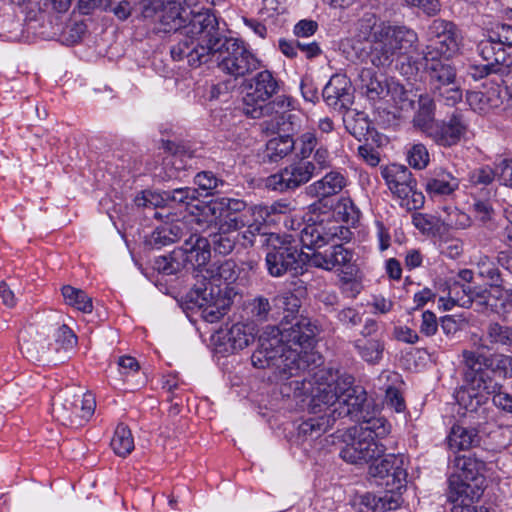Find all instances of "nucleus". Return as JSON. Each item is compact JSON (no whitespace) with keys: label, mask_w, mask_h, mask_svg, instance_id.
Wrapping results in <instances>:
<instances>
[{"label":"nucleus","mask_w":512,"mask_h":512,"mask_svg":"<svg viewBox=\"0 0 512 512\" xmlns=\"http://www.w3.org/2000/svg\"><path fill=\"white\" fill-rule=\"evenodd\" d=\"M429 93L438 101L454 106L462 100L463 92L457 71L449 60H425Z\"/></svg>","instance_id":"obj_12"},{"label":"nucleus","mask_w":512,"mask_h":512,"mask_svg":"<svg viewBox=\"0 0 512 512\" xmlns=\"http://www.w3.org/2000/svg\"><path fill=\"white\" fill-rule=\"evenodd\" d=\"M454 467L455 471L449 477V500L455 502L460 497L478 500L485 489V463L463 455L455 458Z\"/></svg>","instance_id":"obj_10"},{"label":"nucleus","mask_w":512,"mask_h":512,"mask_svg":"<svg viewBox=\"0 0 512 512\" xmlns=\"http://www.w3.org/2000/svg\"><path fill=\"white\" fill-rule=\"evenodd\" d=\"M438 323L433 312L427 310L422 314L420 332L426 336H432L437 332Z\"/></svg>","instance_id":"obj_62"},{"label":"nucleus","mask_w":512,"mask_h":512,"mask_svg":"<svg viewBox=\"0 0 512 512\" xmlns=\"http://www.w3.org/2000/svg\"><path fill=\"white\" fill-rule=\"evenodd\" d=\"M255 326L249 323L238 322L223 335L222 341L227 352H237L246 348L255 339Z\"/></svg>","instance_id":"obj_29"},{"label":"nucleus","mask_w":512,"mask_h":512,"mask_svg":"<svg viewBox=\"0 0 512 512\" xmlns=\"http://www.w3.org/2000/svg\"><path fill=\"white\" fill-rule=\"evenodd\" d=\"M468 74L475 80L488 77L492 83L503 86L512 98V59L501 64L470 65Z\"/></svg>","instance_id":"obj_23"},{"label":"nucleus","mask_w":512,"mask_h":512,"mask_svg":"<svg viewBox=\"0 0 512 512\" xmlns=\"http://www.w3.org/2000/svg\"><path fill=\"white\" fill-rule=\"evenodd\" d=\"M354 345L361 358L368 363H378L382 358L384 346L378 340L358 339Z\"/></svg>","instance_id":"obj_44"},{"label":"nucleus","mask_w":512,"mask_h":512,"mask_svg":"<svg viewBox=\"0 0 512 512\" xmlns=\"http://www.w3.org/2000/svg\"><path fill=\"white\" fill-rule=\"evenodd\" d=\"M427 45L422 51L424 60H449L462 46V35L456 24L442 18L432 20L426 28Z\"/></svg>","instance_id":"obj_11"},{"label":"nucleus","mask_w":512,"mask_h":512,"mask_svg":"<svg viewBox=\"0 0 512 512\" xmlns=\"http://www.w3.org/2000/svg\"><path fill=\"white\" fill-rule=\"evenodd\" d=\"M308 406L310 416L298 426V438L313 441L326 433L337 418L358 412L366 401V392L353 385V376L338 370L316 374Z\"/></svg>","instance_id":"obj_1"},{"label":"nucleus","mask_w":512,"mask_h":512,"mask_svg":"<svg viewBox=\"0 0 512 512\" xmlns=\"http://www.w3.org/2000/svg\"><path fill=\"white\" fill-rule=\"evenodd\" d=\"M80 401V394L75 393L74 389H67L60 392L53 398L52 416L63 425L82 426L94 414L96 401L91 393L82 396V406L79 411H74Z\"/></svg>","instance_id":"obj_14"},{"label":"nucleus","mask_w":512,"mask_h":512,"mask_svg":"<svg viewBox=\"0 0 512 512\" xmlns=\"http://www.w3.org/2000/svg\"><path fill=\"white\" fill-rule=\"evenodd\" d=\"M463 378L465 384L474 388L486 389L489 382H493L484 370L487 367V358L471 350L462 351Z\"/></svg>","instance_id":"obj_22"},{"label":"nucleus","mask_w":512,"mask_h":512,"mask_svg":"<svg viewBox=\"0 0 512 512\" xmlns=\"http://www.w3.org/2000/svg\"><path fill=\"white\" fill-rule=\"evenodd\" d=\"M135 204L138 207L143 208H157L168 206V200L166 196V191L164 192H156V191H143L141 194L137 195L135 198Z\"/></svg>","instance_id":"obj_53"},{"label":"nucleus","mask_w":512,"mask_h":512,"mask_svg":"<svg viewBox=\"0 0 512 512\" xmlns=\"http://www.w3.org/2000/svg\"><path fill=\"white\" fill-rule=\"evenodd\" d=\"M469 106L477 112L486 113L489 109L498 106V100L481 91H469L466 95Z\"/></svg>","instance_id":"obj_52"},{"label":"nucleus","mask_w":512,"mask_h":512,"mask_svg":"<svg viewBox=\"0 0 512 512\" xmlns=\"http://www.w3.org/2000/svg\"><path fill=\"white\" fill-rule=\"evenodd\" d=\"M347 131L359 141L370 129V122L364 113H354L344 119Z\"/></svg>","instance_id":"obj_50"},{"label":"nucleus","mask_w":512,"mask_h":512,"mask_svg":"<svg viewBox=\"0 0 512 512\" xmlns=\"http://www.w3.org/2000/svg\"><path fill=\"white\" fill-rule=\"evenodd\" d=\"M418 44V34L413 29L380 21L368 13L357 23L353 50L362 62L386 69L396 59L417 51Z\"/></svg>","instance_id":"obj_3"},{"label":"nucleus","mask_w":512,"mask_h":512,"mask_svg":"<svg viewBox=\"0 0 512 512\" xmlns=\"http://www.w3.org/2000/svg\"><path fill=\"white\" fill-rule=\"evenodd\" d=\"M233 231H223L218 228V232L212 235L214 250L222 255L231 253L236 244V236Z\"/></svg>","instance_id":"obj_54"},{"label":"nucleus","mask_w":512,"mask_h":512,"mask_svg":"<svg viewBox=\"0 0 512 512\" xmlns=\"http://www.w3.org/2000/svg\"><path fill=\"white\" fill-rule=\"evenodd\" d=\"M198 214H191L189 221L195 223L200 230L217 226L223 231L237 232L244 228L252 216L264 212V207L248 206L243 200L218 197L202 207H197Z\"/></svg>","instance_id":"obj_9"},{"label":"nucleus","mask_w":512,"mask_h":512,"mask_svg":"<svg viewBox=\"0 0 512 512\" xmlns=\"http://www.w3.org/2000/svg\"><path fill=\"white\" fill-rule=\"evenodd\" d=\"M55 342L62 349L70 350L76 345L77 337L67 325H62L55 334Z\"/></svg>","instance_id":"obj_58"},{"label":"nucleus","mask_w":512,"mask_h":512,"mask_svg":"<svg viewBox=\"0 0 512 512\" xmlns=\"http://www.w3.org/2000/svg\"><path fill=\"white\" fill-rule=\"evenodd\" d=\"M474 345L481 349L491 350L498 347L512 346V325H502L496 321H490L485 327L484 334L478 338Z\"/></svg>","instance_id":"obj_27"},{"label":"nucleus","mask_w":512,"mask_h":512,"mask_svg":"<svg viewBox=\"0 0 512 512\" xmlns=\"http://www.w3.org/2000/svg\"><path fill=\"white\" fill-rule=\"evenodd\" d=\"M460 181L452 173L439 168L434 170L433 174L426 179L425 191L429 197L441 198L452 195L458 190Z\"/></svg>","instance_id":"obj_26"},{"label":"nucleus","mask_w":512,"mask_h":512,"mask_svg":"<svg viewBox=\"0 0 512 512\" xmlns=\"http://www.w3.org/2000/svg\"><path fill=\"white\" fill-rule=\"evenodd\" d=\"M439 247L441 254L450 259L458 258L463 252V244L458 239L445 240Z\"/></svg>","instance_id":"obj_61"},{"label":"nucleus","mask_w":512,"mask_h":512,"mask_svg":"<svg viewBox=\"0 0 512 512\" xmlns=\"http://www.w3.org/2000/svg\"><path fill=\"white\" fill-rule=\"evenodd\" d=\"M487 367L503 379L512 378V356L496 353L487 358Z\"/></svg>","instance_id":"obj_47"},{"label":"nucleus","mask_w":512,"mask_h":512,"mask_svg":"<svg viewBox=\"0 0 512 512\" xmlns=\"http://www.w3.org/2000/svg\"><path fill=\"white\" fill-rule=\"evenodd\" d=\"M407 161L414 169H425L430 162V155L427 147L422 143H415L411 145L407 149Z\"/></svg>","instance_id":"obj_51"},{"label":"nucleus","mask_w":512,"mask_h":512,"mask_svg":"<svg viewBox=\"0 0 512 512\" xmlns=\"http://www.w3.org/2000/svg\"><path fill=\"white\" fill-rule=\"evenodd\" d=\"M20 349L30 360L39 361L48 351L47 340L44 335L36 332L22 336Z\"/></svg>","instance_id":"obj_38"},{"label":"nucleus","mask_w":512,"mask_h":512,"mask_svg":"<svg viewBox=\"0 0 512 512\" xmlns=\"http://www.w3.org/2000/svg\"><path fill=\"white\" fill-rule=\"evenodd\" d=\"M322 96L324 101L334 109H348L353 102L350 81L344 75H333L323 88Z\"/></svg>","instance_id":"obj_25"},{"label":"nucleus","mask_w":512,"mask_h":512,"mask_svg":"<svg viewBox=\"0 0 512 512\" xmlns=\"http://www.w3.org/2000/svg\"><path fill=\"white\" fill-rule=\"evenodd\" d=\"M275 301L280 304L287 313L282 322L291 323L294 319H298L297 313L301 306L300 299L290 291H285L276 296Z\"/></svg>","instance_id":"obj_48"},{"label":"nucleus","mask_w":512,"mask_h":512,"mask_svg":"<svg viewBox=\"0 0 512 512\" xmlns=\"http://www.w3.org/2000/svg\"><path fill=\"white\" fill-rule=\"evenodd\" d=\"M487 395L485 389L474 388L465 384L457 391L456 400L467 412H477L487 400Z\"/></svg>","instance_id":"obj_37"},{"label":"nucleus","mask_w":512,"mask_h":512,"mask_svg":"<svg viewBox=\"0 0 512 512\" xmlns=\"http://www.w3.org/2000/svg\"><path fill=\"white\" fill-rule=\"evenodd\" d=\"M235 262L216 261L200 269L201 280L187 293V302L198 307L208 323L220 321L238 294L232 284L238 277Z\"/></svg>","instance_id":"obj_5"},{"label":"nucleus","mask_w":512,"mask_h":512,"mask_svg":"<svg viewBox=\"0 0 512 512\" xmlns=\"http://www.w3.org/2000/svg\"><path fill=\"white\" fill-rule=\"evenodd\" d=\"M341 288L348 297L355 298L363 286L359 279L353 278L352 275L348 276V273L345 272L341 277Z\"/></svg>","instance_id":"obj_60"},{"label":"nucleus","mask_w":512,"mask_h":512,"mask_svg":"<svg viewBox=\"0 0 512 512\" xmlns=\"http://www.w3.org/2000/svg\"><path fill=\"white\" fill-rule=\"evenodd\" d=\"M496 175L499 176L498 167L494 171L489 166H483L471 172L470 181L475 185H489L494 181Z\"/></svg>","instance_id":"obj_57"},{"label":"nucleus","mask_w":512,"mask_h":512,"mask_svg":"<svg viewBox=\"0 0 512 512\" xmlns=\"http://www.w3.org/2000/svg\"><path fill=\"white\" fill-rule=\"evenodd\" d=\"M368 474L373 478L385 480L390 491L399 490L406 482L407 472L403 467V458L394 454L372 460Z\"/></svg>","instance_id":"obj_19"},{"label":"nucleus","mask_w":512,"mask_h":512,"mask_svg":"<svg viewBox=\"0 0 512 512\" xmlns=\"http://www.w3.org/2000/svg\"><path fill=\"white\" fill-rule=\"evenodd\" d=\"M279 84L273 74L264 70L255 75L249 85V90L243 97L244 113L247 115L249 108L262 106L277 93Z\"/></svg>","instance_id":"obj_21"},{"label":"nucleus","mask_w":512,"mask_h":512,"mask_svg":"<svg viewBox=\"0 0 512 512\" xmlns=\"http://www.w3.org/2000/svg\"><path fill=\"white\" fill-rule=\"evenodd\" d=\"M113 451L120 457H126L134 449V439L131 430L124 424H119L110 443Z\"/></svg>","instance_id":"obj_43"},{"label":"nucleus","mask_w":512,"mask_h":512,"mask_svg":"<svg viewBox=\"0 0 512 512\" xmlns=\"http://www.w3.org/2000/svg\"><path fill=\"white\" fill-rule=\"evenodd\" d=\"M359 81L360 89L372 102L390 96L392 101L401 110L409 108L412 104V101L408 98V93L402 85L388 83L384 75L377 74L372 68H362L359 74Z\"/></svg>","instance_id":"obj_15"},{"label":"nucleus","mask_w":512,"mask_h":512,"mask_svg":"<svg viewBox=\"0 0 512 512\" xmlns=\"http://www.w3.org/2000/svg\"><path fill=\"white\" fill-rule=\"evenodd\" d=\"M338 320L346 326H356L361 323V314L354 308H344L338 312Z\"/></svg>","instance_id":"obj_63"},{"label":"nucleus","mask_w":512,"mask_h":512,"mask_svg":"<svg viewBox=\"0 0 512 512\" xmlns=\"http://www.w3.org/2000/svg\"><path fill=\"white\" fill-rule=\"evenodd\" d=\"M351 237L348 227L338 225L333 220H320L308 223L301 230L300 241L309 249H320L326 245L330 248L324 252H314L307 260L311 266L324 270H332L341 265H346L352 260V252L342 245Z\"/></svg>","instance_id":"obj_7"},{"label":"nucleus","mask_w":512,"mask_h":512,"mask_svg":"<svg viewBox=\"0 0 512 512\" xmlns=\"http://www.w3.org/2000/svg\"><path fill=\"white\" fill-rule=\"evenodd\" d=\"M197 190L190 187L177 188L172 191H166L168 205L171 203L190 204L197 198Z\"/></svg>","instance_id":"obj_56"},{"label":"nucleus","mask_w":512,"mask_h":512,"mask_svg":"<svg viewBox=\"0 0 512 512\" xmlns=\"http://www.w3.org/2000/svg\"><path fill=\"white\" fill-rule=\"evenodd\" d=\"M61 293L67 305L83 313H91L93 311L92 298L84 290L71 285H64L61 288Z\"/></svg>","instance_id":"obj_39"},{"label":"nucleus","mask_w":512,"mask_h":512,"mask_svg":"<svg viewBox=\"0 0 512 512\" xmlns=\"http://www.w3.org/2000/svg\"><path fill=\"white\" fill-rule=\"evenodd\" d=\"M169 261L172 262L171 267L173 268L174 274L180 272L183 269L188 268L190 266V262L187 259V255L184 254L183 250L179 247L174 249L169 254Z\"/></svg>","instance_id":"obj_64"},{"label":"nucleus","mask_w":512,"mask_h":512,"mask_svg":"<svg viewBox=\"0 0 512 512\" xmlns=\"http://www.w3.org/2000/svg\"><path fill=\"white\" fill-rule=\"evenodd\" d=\"M462 291L466 294L467 299L463 300L462 305H474L479 310L494 311V303H492L491 293L484 289L481 291L471 290L469 287L462 286Z\"/></svg>","instance_id":"obj_46"},{"label":"nucleus","mask_w":512,"mask_h":512,"mask_svg":"<svg viewBox=\"0 0 512 512\" xmlns=\"http://www.w3.org/2000/svg\"><path fill=\"white\" fill-rule=\"evenodd\" d=\"M468 131V122L459 111H454L447 118L437 121L428 137L437 145L451 147L465 137Z\"/></svg>","instance_id":"obj_20"},{"label":"nucleus","mask_w":512,"mask_h":512,"mask_svg":"<svg viewBox=\"0 0 512 512\" xmlns=\"http://www.w3.org/2000/svg\"><path fill=\"white\" fill-rule=\"evenodd\" d=\"M159 22L165 32L174 31L177 43L171 47V57L176 61L186 59L188 63H197L206 51L202 43L210 31H214L217 18L210 11L195 12L184 7L179 0L164 2L152 17Z\"/></svg>","instance_id":"obj_4"},{"label":"nucleus","mask_w":512,"mask_h":512,"mask_svg":"<svg viewBox=\"0 0 512 512\" xmlns=\"http://www.w3.org/2000/svg\"><path fill=\"white\" fill-rule=\"evenodd\" d=\"M180 248L192 268L202 269L211 257L210 242L197 233L191 234Z\"/></svg>","instance_id":"obj_28"},{"label":"nucleus","mask_w":512,"mask_h":512,"mask_svg":"<svg viewBox=\"0 0 512 512\" xmlns=\"http://www.w3.org/2000/svg\"><path fill=\"white\" fill-rule=\"evenodd\" d=\"M353 429L368 438L378 441L390 432V426L383 418H371L363 422L359 427H354Z\"/></svg>","instance_id":"obj_45"},{"label":"nucleus","mask_w":512,"mask_h":512,"mask_svg":"<svg viewBox=\"0 0 512 512\" xmlns=\"http://www.w3.org/2000/svg\"><path fill=\"white\" fill-rule=\"evenodd\" d=\"M298 139L294 140L290 135L273 137L266 143V157L271 162H278L285 158L294 149L297 151Z\"/></svg>","instance_id":"obj_35"},{"label":"nucleus","mask_w":512,"mask_h":512,"mask_svg":"<svg viewBox=\"0 0 512 512\" xmlns=\"http://www.w3.org/2000/svg\"><path fill=\"white\" fill-rule=\"evenodd\" d=\"M214 31H210L203 40L202 48L206 51L199 57L197 63H188L192 67H199L216 57L220 70L235 79L244 77L258 70L260 60L245 46L244 42L232 37L221 35L218 23Z\"/></svg>","instance_id":"obj_8"},{"label":"nucleus","mask_w":512,"mask_h":512,"mask_svg":"<svg viewBox=\"0 0 512 512\" xmlns=\"http://www.w3.org/2000/svg\"><path fill=\"white\" fill-rule=\"evenodd\" d=\"M355 505L358 506L360 512H382L396 509L399 503L389 495L376 497L374 494L365 493L356 498Z\"/></svg>","instance_id":"obj_34"},{"label":"nucleus","mask_w":512,"mask_h":512,"mask_svg":"<svg viewBox=\"0 0 512 512\" xmlns=\"http://www.w3.org/2000/svg\"><path fill=\"white\" fill-rule=\"evenodd\" d=\"M293 108V99L287 95H278L274 100L265 102L262 106L257 108H249L247 116L257 119L266 115L274 114V118L270 121H263L261 123L262 131L273 134L280 131H286L282 126L285 121H290L292 115L288 112Z\"/></svg>","instance_id":"obj_16"},{"label":"nucleus","mask_w":512,"mask_h":512,"mask_svg":"<svg viewBox=\"0 0 512 512\" xmlns=\"http://www.w3.org/2000/svg\"><path fill=\"white\" fill-rule=\"evenodd\" d=\"M332 217L338 225H341L340 222L354 225L359 220L360 211L350 198L342 197L334 206ZM322 220H332V218L327 217Z\"/></svg>","instance_id":"obj_40"},{"label":"nucleus","mask_w":512,"mask_h":512,"mask_svg":"<svg viewBox=\"0 0 512 512\" xmlns=\"http://www.w3.org/2000/svg\"><path fill=\"white\" fill-rule=\"evenodd\" d=\"M189 219L190 216L187 217L186 221L175 220L171 223L160 225L152 232L149 243L159 249L178 241L186 234L187 223L192 224Z\"/></svg>","instance_id":"obj_31"},{"label":"nucleus","mask_w":512,"mask_h":512,"mask_svg":"<svg viewBox=\"0 0 512 512\" xmlns=\"http://www.w3.org/2000/svg\"><path fill=\"white\" fill-rule=\"evenodd\" d=\"M476 269L478 275L485 279L492 288L499 289L502 286L501 273L490 257L480 255L476 260Z\"/></svg>","instance_id":"obj_42"},{"label":"nucleus","mask_w":512,"mask_h":512,"mask_svg":"<svg viewBox=\"0 0 512 512\" xmlns=\"http://www.w3.org/2000/svg\"><path fill=\"white\" fill-rule=\"evenodd\" d=\"M446 216L443 217V223L455 229H465L471 225V218L465 212L455 207H445Z\"/></svg>","instance_id":"obj_55"},{"label":"nucleus","mask_w":512,"mask_h":512,"mask_svg":"<svg viewBox=\"0 0 512 512\" xmlns=\"http://www.w3.org/2000/svg\"><path fill=\"white\" fill-rule=\"evenodd\" d=\"M502 385L496 382H489L485 392L492 395L493 404L500 410L512 414V394L502 391Z\"/></svg>","instance_id":"obj_49"},{"label":"nucleus","mask_w":512,"mask_h":512,"mask_svg":"<svg viewBox=\"0 0 512 512\" xmlns=\"http://www.w3.org/2000/svg\"><path fill=\"white\" fill-rule=\"evenodd\" d=\"M347 185L346 177L339 171H330L307 188L308 194L323 199L340 193Z\"/></svg>","instance_id":"obj_30"},{"label":"nucleus","mask_w":512,"mask_h":512,"mask_svg":"<svg viewBox=\"0 0 512 512\" xmlns=\"http://www.w3.org/2000/svg\"><path fill=\"white\" fill-rule=\"evenodd\" d=\"M264 212H259L256 216H252V219L245 223L244 228L245 231L242 233V239L244 240V246H253L259 237L260 242L266 245L265 238L270 234L265 233L263 230L265 229V217Z\"/></svg>","instance_id":"obj_41"},{"label":"nucleus","mask_w":512,"mask_h":512,"mask_svg":"<svg viewBox=\"0 0 512 512\" xmlns=\"http://www.w3.org/2000/svg\"><path fill=\"white\" fill-rule=\"evenodd\" d=\"M194 183L199 189L208 192L217 188L219 184H222V181L219 180L212 172L202 171L195 176Z\"/></svg>","instance_id":"obj_59"},{"label":"nucleus","mask_w":512,"mask_h":512,"mask_svg":"<svg viewBox=\"0 0 512 512\" xmlns=\"http://www.w3.org/2000/svg\"><path fill=\"white\" fill-rule=\"evenodd\" d=\"M381 174L390 191L402 200H407L412 188H416V180L404 165H388L382 168Z\"/></svg>","instance_id":"obj_24"},{"label":"nucleus","mask_w":512,"mask_h":512,"mask_svg":"<svg viewBox=\"0 0 512 512\" xmlns=\"http://www.w3.org/2000/svg\"><path fill=\"white\" fill-rule=\"evenodd\" d=\"M435 100L431 94L420 95L418 99V109L413 117L414 127L421 130L427 136L436 124L435 121Z\"/></svg>","instance_id":"obj_32"},{"label":"nucleus","mask_w":512,"mask_h":512,"mask_svg":"<svg viewBox=\"0 0 512 512\" xmlns=\"http://www.w3.org/2000/svg\"><path fill=\"white\" fill-rule=\"evenodd\" d=\"M506 48H512V26L508 24H498L478 44L479 54L486 61L485 64L508 62L510 59L507 58Z\"/></svg>","instance_id":"obj_17"},{"label":"nucleus","mask_w":512,"mask_h":512,"mask_svg":"<svg viewBox=\"0 0 512 512\" xmlns=\"http://www.w3.org/2000/svg\"><path fill=\"white\" fill-rule=\"evenodd\" d=\"M244 311L247 315V319L250 321L249 324L255 327L258 324L268 322L272 319V306L269 300L264 296H257L246 303Z\"/></svg>","instance_id":"obj_36"},{"label":"nucleus","mask_w":512,"mask_h":512,"mask_svg":"<svg viewBox=\"0 0 512 512\" xmlns=\"http://www.w3.org/2000/svg\"><path fill=\"white\" fill-rule=\"evenodd\" d=\"M350 436L351 441L340 452V456L346 462L367 463L383 456L385 446L380 441L368 438L353 428L350 430Z\"/></svg>","instance_id":"obj_18"},{"label":"nucleus","mask_w":512,"mask_h":512,"mask_svg":"<svg viewBox=\"0 0 512 512\" xmlns=\"http://www.w3.org/2000/svg\"><path fill=\"white\" fill-rule=\"evenodd\" d=\"M448 446L451 450H467L479 445L480 436L475 428L456 424L451 428L448 436Z\"/></svg>","instance_id":"obj_33"},{"label":"nucleus","mask_w":512,"mask_h":512,"mask_svg":"<svg viewBox=\"0 0 512 512\" xmlns=\"http://www.w3.org/2000/svg\"><path fill=\"white\" fill-rule=\"evenodd\" d=\"M296 157L297 160L267 177V188L279 192L296 190L328 169L332 162L328 149L318 146L314 132H305L298 137Z\"/></svg>","instance_id":"obj_6"},{"label":"nucleus","mask_w":512,"mask_h":512,"mask_svg":"<svg viewBox=\"0 0 512 512\" xmlns=\"http://www.w3.org/2000/svg\"><path fill=\"white\" fill-rule=\"evenodd\" d=\"M287 327L286 322L278 326H267L260 334L258 347L251 356L252 364L258 369H275L282 378L288 379L309 367L316 326L308 318L294 319Z\"/></svg>","instance_id":"obj_2"},{"label":"nucleus","mask_w":512,"mask_h":512,"mask_svg":"<svg viewBox=\"0 0 512 512\" xmlns=\"http://www.w3.org/2000/svg\"><path fill=\"white\" fill-rule=\"evenodd\" d=\"M268 251L266 253V268L272 277H281L290 272L294 275L303 273V266L308 258L296 246L286 242L275 233L265 238Z\"/></svg>","instance_id":"obj_13"}]
</instances>
